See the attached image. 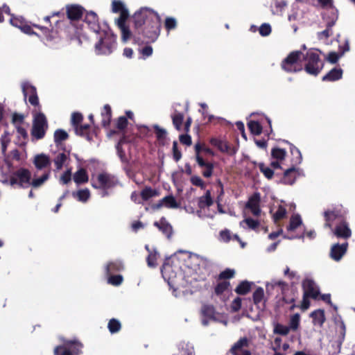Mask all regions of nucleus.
I'll list each match as a JSON object with an SVG mask.
<instances>
[{
	"mask_svg": "<svg viewBox=\"0 0 355 355\" xmlns=\"http://www.w3.org/2000/svg\"><path fill=\"white\" fill-rule=\"evenodd\" d=\"M158 193H157L156 190L153 189L151 187H146L144 189V190L141 191V193H140V196H141L142 200L147 201L151 198L157 196Z\"/></svg>",
	"mask_w": 355,
	"mask_h": 355,
	"instance_id": "nucleus-48",
	"label": "nucleus"
},
{
	"mask_svg": "<svg viewBox=\"0 0 355 355\" xmlns=\"http://www.w3.org/2000/svg\"><path fill=\"white\" fill-rule=\"evenodd\" d=\"M284 142L289 145L290 153L293 155V158H291V164H293V166H297L302 162L301 152L297 147H295V146L289 143L288 141L284 140Z\"/></svg>",
	"mask_w": 355,
	"mask_h": 355,
	"instance_id": "nucleus-26",
	"label": "nucleus"
},
{
	"mask_svg": "<svg viewBox=\"0 0 355 355\" xmlns=\"http://www.w3.org/2000/svg\"><path fill=\"white\" fill-rule=\"evenodd\" d=\"M343 71L341 68H333L329 72L325 74L322 78V80L324 82H335L338 81L342 78V73Z\"/></svg>",
	"mask_w": 355,
	"mask_h": 355,
	"instance_id": "nucleus-27",
	"label": "nucleus"
},
{
	"mask_svg": "<svg viewBox=\"0 0 355 355\" xmlns=\"http://www.w3.org/2000/svg\"><path fill=\"white\" fill-rule=\"evenodd\" d=\"M83 120V116H82L81 113L73 112V114H71V125H80Z\"/></svg>",
	"mask_w": 355,
	"mask_h": 355,
	"instance_id": "nucleus-64",
	"label": "nucleus"
},
{
	"mask_svg": "<svg viewBox=\"0 0 355 355\" xmlns=\"http://www.w3.org/2000/svg\"><path fill=\"white\" fill-rule=\"evenodd\" d=\"M154 226L159 228V231L163 233L167 238H170L172 234V227L170 225L169 223L164 219V218H162L159 222H154Z\"/></svg>",
	"mask_w": 355,
	"mask_h": 355,
	"instance_id": "nucleus-30",
	"label": "nucleus"
},
{
	"mask_svg": "<svg viewBox=\"0 0 355 355\" xmlns=\"http://www.w3.org/2000/svg\"><path fill=\"white\" fill-rule=\"evenodd\" d=\"M101 116H102L101 124H102L103 127L107 128L110 124V120H112V108L108 104H105L104 107H103L102 112H101Z\"/></svg>",
	"mask_w": 355,
	"mask_h": 355,
	"instance_id": "nucleus-29",
	"label": "nucleus"
},
{
	"mask_svg": "<svg viewBox=\"0 0 355 355\" xmlns=\"http://www.w3.org/2000/svg\"><path fill=\"white\" fill-rule=\"evenodd\" d=\"M69 153H60L54 158V164H55L56 169L60 170L62 168V165L66 162L68 159Z\"/></svg>",
	"mask_w": 355,
	"mask_h": 355,
	"instance_id": "nucleus-47",
	"label": "nucleus"
},
{
	"mask_svg": "<svg viewBox=\"0 0 355 355\" xmlns=\"http://www.w3.org/2000/svg\"><path fill=\"white\" fill-rule=\"evenodd\" d=\"M115 46L116 35L109 32H103V35L100 37L94 48L96 54L107 55L112 53Z\"/></svg>",
	"mask_w": 355,
	"mask_h": 355,
	"instance_id": "nucleus-8",
	"label": "nucleus"
},
{
	"mask_svg": "<svg viewBox=\"0 0 355 355\" xmlns=\"http://www.w3.org/2000/svg\"><path fill=\"white\" fill-rule=\"evenodd\" d=\"M349 244L347 243H344L342 244L336 243L330 248V258L335 261H338L341 260L343 255L345 254L346 251L347 250V247Z\"/></svg>",
	"mask_w": 355,
	"mask_h": 355,
	"instance_id": "nucleus-16",
	"label": "nucleus"
},
{
	"mask_svg": "<svg viewBox=\"0 0 355 355\" xmlns=\"http://www.w3.org/2000/svg\"><path fill=\"white\" fill-rule=\"evenodd\" d=\"M22 94H24L25 98L28 97V101H29L30 105L37 107L39 110L41 109L35 86L31 85L28 83L22 84Z\"/></svg>",
	"mask_w": 355,
	"mask_h": 355,
	"instance_id": "nucleus-11",
	"label": "nucleus"
},
{
	"mask_svg": "<svg viewBox=\"0 0 355 355\" xmlns=\"http://www.w3.org/2000/svg\"><path fill=\"white\" fill-rule=\"evenodd\" d=\"M215 308L212 304H203L201 308V315L207 320L215 318Z\"/></svg>",
	"mask_w": 355,
	"mask_h": 355,
	"instance_id": "nucleus-37",
	"label": "nucleus"
},
{
	"mask_svg": "<svg viewBox=\"0 0 355 355\" xmlns=\"http://www.w3.org/2000/svg\"><path fill=\"white\" fill-rule=\"evenodd\" d=\"M230 288V283L227 281H223L222 282H219L215 286L214 288V293L216 295H221L225 291Z\"/></svg>",
	"mask_w": 355,
	"mask_h": 355,
	"instance_id": "nucleus-49",
	"label": "nucleus"
},
{
	"mask_svg": "<svg viewBox=\"0 0 355 355\" xmlns=\"http://www.w3.org/2000/svg\"><path fill=\"white\" fill-rule=\"evenodd\" d=\"M270 155L275 160L283 161L286 158V152L284 148L274 147L270 150Z\"/></svg>",
	"mask_w": 355,
	"mask_h": 355,
	"instance_id": "nucleus-43",
	"label": "nucleus"
},
{
	"mask_svg": "<svg viewBox=\"0 0 355 355\" xmlns=\"http://www.w3.org/2000/svg\"><path fill=\"white\" fill-rule=\"evenodd\" d=\"M68 139V133L62 129H58L54 132V142L56 146H60L61 143Z\"/></svg>",
	"mask_w": 355,
	"mask_h": 355,
	"instance_id": "nucleus-42",
	"label": "nucleus"
},
{
	"mask_svg": "<svg viewBox=\"0 0 355 355\" xmlns=\"http://www.w3.org/2000/svg\"><path fill=\"white\" fill-rule=\"evenodd\" d=\"M164 27H165L167 33H169L170 31L177 28V20L172 17H167L165 19V22H164Z\"/></svg>",
	"mask_w": 355,
	"mask_h": 355,
	"instance_id": "nucleus-54",
	"label": "nucleus"
},
{
	"mask_svg": "<svg viewBox=\"0 0 355 355\" xmlns=\"http://www.w3.org/2000/svg\"><path fill=\"white\" fill-rule=\"evenodd\" d=\"M153 129L154 132H155L156 139L159 141V146H164V140L167 136V132L157 125H154Z\"/></svg>",
	"mask_w": 355,
	"mask_h": 355,
	"instance_id": "nucleus-40",
	"label": "nucleus"
},
{
	"mask_svg": "<svg viewBox=\"0 0 355 355\" xmlns=\"http://www.w3.org/2000/svg\"><path fill=\"white\" fill-rule=\"evenodd\" d=\"M184 116H183L182 113L176 112L171 116V121H173V125L177 130H181V126L182 125L183 119Z\"/></svg>",
	"mask_w": 355,
	"mask_h": 355,
	"instance_id": "nucleus-46",
	"label": "nucleus"
},
{
	"mask_svg": "<svg viewBox=\"0 0 355 355\" xmlns=\"http://www.w3.org/2000/svg\"><path fill=\"white\" fill-rule=\"evenodd\" d=\"M209 142H211V144H212V146H216L217 149H218V150L223 153H230L231 155L235 153L234 150L230 151V146H229V144L227 142L220 139L212 138L211 139V141Z\"/></svg>",
	"mask_w": 355,
	"mask_h": 355,
	"instance_id": "nucleus-25",
	"label": "nucleus"
},
{
	"mask_svg": "<svg viewBox=\"0 0 355 355\" xmlns=\"http://www.w3.org/2000/svg\"><path fill=\"white\" fill-rule=\"evenodd\" d=\"M346 211L342 206L336 207L331 209H328L324 212V218H325V228H331L334 221L338 220L346 221Z\"/></svg>",
	"mask_w": 355,
	"mask_h": 355,
	"instance_id": "nucleus-10",
	"label": "nucleus"
},
{
	"mask_svg": "<svg viewBox=\"0 0 355 355\" xmlns=\"http://www.w3.org/2000/svg\"><path fill=\"white\" fill-rule=\"evenodd\" d=\"M282 292V302L285 304H293L295 302L297 297V290L291 284V289L280 291Z\"/></svg>",
	"mask_w": 355,
	"mask_h": 355,
	"instance_id": "nucleus-21",
	"label": "nucleus"
},
{
	"mask_svg": "<svg viewBox=\"0 0 355 355\" xmlns=\"http://www.w3.org/2000/svg\"><path fill=\"white\" fill-rule=\"evenodd\" d=\"M83 344L78 339L64 340L62 345L54 348V355H81Z\"/></svg>",
	"mask_w": 355,
	"mask_h": 355,
	"instance_id": "nucleus-6",
	"label": "nucleus"
},
{
	"mask_svg": "<svg viewBox=\"0 0 355 355\" xmlns=\"http://www.w3.org/2000/svg\"><path fill=\"white\" fill-rule=\"evenodd\" d=\"M133 40L138 43H153L159 36L160 17L150 8L141 7L132 16Z\"/></svg>",
	"mask_w": 355,
	"mask_h": 355,
	"instance_id": "nucleus-1",
	"label": "nucleus"
},
{
	"mask_svg": "<svg viewBox=\"0 0 355 355\" xmlns=\"http://www.w3.org/2000/svg\"><path fill=\"white\" fill-rule=\"evenodd\" d=\"M48 129L47 119L42 112H37L33 114L32 120L31 137L36 140H40L45 137L46 131Z\"/></svg>",
	"mask_w": 355,
	"mask_h": 355,
	"instance_id": "nucleus-9",
	"label": "nucleus"
},
{
	"mask_svg": "<svg viewBox=\"0 0 355 355\" xmlns=\"http://www.w3.org/2000/svg\"><path fill=\"white\" fill-rule=\"evenodd\" d=\"M49 176L48 173H45L42 176L38 178L31 179V180H30V186L34 188H39L48 180Z\"/></svg>",
	"mask_w": 355,
	"mask_h": 355,
	"instance_id": "nucleus-50",
	"label": "nucleus"
},
{
	"mask_svg": "<svg viewBox=\"0 0 355 355\" xmlns=\"http://www.w3.org/2000/svg\"><path fill=\"white\" fill-rule=\"evenodd\" d=\"M128 126V119L124 116L118 117L116 121V128L119 131H123Z\"/></svg>",
	"mask_w": 355,
	"mask_h": 355,
	"instance_id": "nucleus-58",
	"label": "nucleus"
},
{
	"mask_svg": "<svg viewBox=\"0 0 355 355\" xmlns=\"http://www.w3.org/2000/svg\"><path fill=\"white\" fill-rule=\"evenodd\" d=\"M259 35L262 37H266L269 35L271 33V28L268 24L264 23L261 26H259Z\"/></svg>",
	"mask_w": 355,
	"mask_h": 355,
	"instance_id": "nucleus-63",
	"label": "nucleus"
},
{
	"mask_svg": "<svg viewBox=\"0 0 355 355\" xmlns=\"http://www.w3.org/2000/svg\"><path fill=\"white\" fill-rule=\"evenodd\" d=\"M303 61H304L303 69L305 73L311 76H317L324 67V62L320 59L318 53L313 50H309L303 54Z\"/></svg>",
	"mask_w": 355,
	"mask_h": 355,
	"instance_id": "nucleus-3",
	"label": "nucleus"
},
{
	"mask_svg": "<svg viewBox=\"0 0 355 355\" xmlns=\"http://www.w3.org/2000/svg\"><path fill=\"white\" fill-rule=\"evenodd\" d=\"M125 21H127L117 20V26L119 28V30H121V41L123 42H127L132 36L131 31H130L129 27L125 25Z\"/></svg>",
	"mask_w": 355,
	"mask_h": 355,
	"instance_id": "nucleus-34",
	"label": "nucleus"
},
{
	"mask_svg": "<svg viewBox=\"0 0 355 355\" xmlns=\"http://www.w3.org/2000/svg\"><path fill=\"white\" fill-rule=\"evenodd\" d=\"M31 172L25 168H19L10 174L8 179L3 181V183L8 184L12 187H17L21 189H27L30 187Z\"/></svg>",
	"mask_w": 355,
	"mask_h": 355,
	"instance_id": "nucleus-5",
	"label": "nucleus"
},
{
	"mask_svg": "<svg viewBox=\"0 0 355 355\" xmlns=\"http://www.w3.org/2000/svg\"><path fill=\"white\" fill-rule=\"evenodd\" d=\"M301 58L303 59V53L300 51L290 52L287 57L283 60L280 67L286 73H298L303 70V64Z\"/></svg>",
	"mask_w": 355,
	"mask_h": 355,
	"instance_id": "nucleus-4",
	"label": "nucleus"
},
{
	"mask_svg": "<svg viewBox=\"0 0 355 355\" xmlns=\"http://www.w3.org/2000/svg\"><path fill=\"white\" fill-rule=\"evenodd\" d=\"M116 185V179L107 173H101L96 175V179H91V186L96 189L103 190V197L107 196V190L114 188Z\"/></svg>",
	"mask_w": 355,
	"mask_h": 355,
	"instance_id": "nucleus-7",
	"label": "nucleus"
},
{
	"mask_svg": "<svg viewBox=\"0 0 355 355\" xmlns=\"http://www.w3.org/2000/svg\"><path fill=\"white\" fill-rule=\"evenodd\" d=\"M162 205H165V207L169 209H177L179 207V204L172 195L166 196L162 198L159 202L156 204L155 208L159 209L162 207Z\"/></svg>",
	"mask_w": 355,
	"mask_h": 355,
	"instance_id": "nucleus-28",
	"label": "nucleus"
},
{
	"mask_svg": "<svg viewBox=\"0 0 355 355\" xmlns=\"http://www.w3.org/2000/svg\"><path fill=\"white\" fill-rule=\"evenodd\" d=\"M245 207L250 209L254 216H258L260 214L259 193H255L252 196L250 197L249 200H248L247 205H245Z\"/></svg>",
	"mask_w": 355,
	"mask_h": 355,
	"instance_id": "nucleus-19",
	"label": "nucleus"
},
{
	"mask_svg": "<svg viewBox=\"0 0 355 355\" xmlns=\"http://www.w3.org/2000/svg\"><path fill=\"white\" fill-rule=\"evenodd\" d=\"M73 128H75L76 135L80 136L82 137H85V139L88 141L92 140L91 135L89 134V124H78L76 125H73Z\"/></svg>",
	"mask_w": 355,
	"mask_h": 355,
	"instance_id": "nucleus-31",
	"label": "nucleus"
},
{
	"mask_svg": "<svg viewBox=\"0 0 355 355\" xmlns=\"http://www.w3.org/2000/svg\"><path fill=\"white\" fill-rule=\"evenodd\" d=\"M333 231L334 236L336 237L347 240L351 237L352 232L347 221H340L336 224L335 227L329 228Z\"/></svg>",
	"mask_w": 355,
	"mask_h": 355,
	"instance_id": "nucleus-12",
	"label": "nucleus"
},
{
	"mask_svg": "<svg viewBox=\"0 0 355 355\" xmlns=\"http://www.w3.org/2000/svg\"><path fill=\"white\" fill-rule=\"evenodd\" d=\"M259 166V171L264 175V177L268 178V180H271L273 177V171L268 166H266L263 163H259L257 164Z\"/></svg>",
	"mask_w": 355,
	"mask_h": 355,
	"instance_id": "nucleus-53",
	"label": "nucleus"
},
{
	"mask_svg": "<svg viewBox=\"0 0 355 355\" xmlns=\"http://www.w3.org/2000/svg\"><path fill=\"white\" fill-rule=\"evenodd\" d=\"M300 326V314L295 313L291 315L289 321V327L291 328V331H296Z\"/></svg>",
	"mask_w": 355,
	"mask_h": 355,
	"instance_id": "nucleus-57",
	"label": "nucleus"
},
{
	"mask_svg": "<svg viewBox=\"0 0 355 355\" xmlns=\"http://www.w3.org/2000/svg\"><path fill=\"white\" fill-rule=\"evenodd\" d=\"M303 296L311 297L312 300H317L320 295L318 287L311 279H305L302 282Z\"/></svg>",
	"mask_w": 355,
	"mask_h": 355,
	"instance_id": "nucleus-13",
	"label": "nucleus"
},
{
	"mask_svg": "<svg viewBox=\"0 0 355 355\" xmlns=\"http://www.w3.org/2000/svg\"><path fill=\"white\" fill-rule=\"evenodd\" d=\"M112 12L113 13H119L117 20L127 21L129 17V12L127 8L124 7L123 3L119 0H114L112 2Z\"/></svg>",
	"mask_w": 355,
	"mask_h": 355,
	"instance_id": "nucleus-17",
	"label": "nucleus"
},
{
	"mask_svg": "<svg viewBox=\"0 0 355 355\" xmlns=\"http://www.w3.org/2000/svg\"><path fill=\"white\" fill-rule=\"evenodd\" d=\"M196 161H197V164L200 168H204V170L202 171V176L205 178H209L213 175V163L205 161L202 157H198V159H196Z\"/></svg>",
	"mask_w": 355,
	"mask_h": 355,
	"instance_id": "nucleus-20",
	"label": "nucleus"
},
{
	"mask_svg": "<svg viewBox=\"0 0 355 355\" xmlns=\"http://www.w3.org/2000/svg\"><path fill=\"white\" fill-rule=\"evenodd\" d=\"M129 142L130 140L128 137L123 135L121 136V139H119V141H118L117 145H116V151H117L118 157L121 159V162L123 164L128 163V158L125 156V153H124L123 148H122V145Z\"/></svg>",
	"mask_w": 355,
	"mask_h": 355,
	"instance_id": "nucleus-24",
	"label": "nucleus"
},
{
	"mask_svg": "<svg viewBox=\"0 0 355 355\" xmlns=\"http://www.w3.org/2000/svg\"><path fill=\"white\" fill-rule=\"evenodd\" d=\"M83 11V7L78 5L66 6V15H67L68 20L73 23L81 19Z\"/></svg>",
	"mask_w": 355,
	"mask_h": 355,
	"instance_id": "nucleus-15",
	"label": "nucleus"
},
{
	"mask_svg": "<svg viewBox=\"0 0 355 355\" xmlns=\"http://www.w3.org/2000/svg\"><path fill=\"white\" fill-rule=\"evenodd\" d=\"M33 164L37 170H42L46 167L51 166V159L49 157L44 153L38 154L35 156Z\"/></svg>",
	"mask_w": 355,
	"mask_h": 355,
	"instance_id": "nucleus-23",
	"label": "nucleus"
},
{
	"mask_svg": "<svg viewBox=\"0 0 355 355\" xmlns=\"http://www.w3.org/2000/svg\"><path fill=\"white\" fill-rule=\"evenodd\" d=\"M248 347V339L246 337H242L236 343H234L230 353L232 355H252L249 350H243V348Z\"/></svg>",
	"mask_w": 355,
	"mask_h": 355,
	"instance_id": "nucleus-14",
	"label": "nucleus"
},
{
	"mask_svg": "<svg viewBox=\"0 0 355 355\" xmlns=\"http://www.w3.org/2000/svg\"><path fill=\"white\" fill-rule=\"evenodd\" d=\"M291 328L289 326L283 325L282 324L277 323L275 325L274 327V334H279L281 336H287L288 332H290Z\"/></svg>",
	"mask_w": 355,
	"mask_h": 355,
	"instance_id": "nucleus-52",
	"label": "nucleus"
},
{
	"mask_svg": "<svg viewBox=\"0 0 355 355\" xmlns=\"http://www.w3.org/2000/svg\"><path fill=\"white\" fill-rule=\"evenodd\" d=\"M107 276V283L115 286H119L122 284V281H123V277L121 275H106Z\"/></svg>",
	"mask_w": 355,
	"mask_h": 355,
	"instance_id": "nucleus-55",
	"label": "nucleus"
},
{
	"mask_svg": "<svg viewBox=\"0 0 355 355\" xmlns=\"http://www.w3.org/2000/svg\"><path fill=\"white\" fill-rule=\"evenodd\" d=\"M214 201L213 198H211V195H210V191L207 190L205 193L201 197L199 198V201H198V207L200 209H205L206 207H209L213 205Z\"/></svg>",
	"mask_w": 355,
	"mask_h": 355,
	"instance_id": "nucleus-36",
	"label": "nucleus"
},
{
	"mask_svg": "<svg viewBox=\"0 0 355 355\" xmlns=\"http://www.w3.org/2000/svg\"><path fill=\"white\" fill-rule=\"evenodd\" d=\"M252 286V283L244 280L239 283V285L234 288V292L239 295H245L247 293H250V287Z\"/></svg>",
	"mask_w": 355,
	"mask_h": 355,
	"instance_id": "nucleus-38",
	"label": "nucleus"
},
{
	"mask_svg": "<svg viewBox=\"0 0 355 355\" xmlns=\"http://www.w3.org/2000/svg\"><path fill=\"white\" fill-rule=\"evenodd\" d=\"M190 182L192 185L199 187L201 189H205L206 187L204 181L198 175H192L190 178Z\"/></svg>",
	"mask_w": 355,
	"mask_h": 355,
	"instance_id": "nucleus-60",
	"label": "nucleus"
},
{
	"mask_svg": "<svg viewBox=\"0 0 355 355\" xmlns=\"http://www.w3.org/2000/svg\"><path fill=\"white\" fill-rule=\"evenodd\" d=\"M286 208L282 205H279L278 206L277 211H276V212L274 213V215H272V220H274L275 223H278L286 217Z\"/></svg>",
	"mask_w": 355,
	"mask_h": 355,
	"instance_id": "nucleus-51",
	"label": "nucleus"
},
{
	"mask_svg": "<svg viewBox=\"0 0 355 355\" xmlns=\"http://www.w3.org/2000/svg\"><path fill=\"white\" fill-rule=\"evenodd\" d=\"M156 260H157V254L155 252H150L148 253V257H146V263H148V266L150 268L156 267Z\"/></svg>",
	"mask_w": 355,
	"mask_h": 355,
	"instance_id": "nucleus-61",
	"label": "nucleus"
},
{
	"mask_svg": "<svg viewBox=\"0 0 355 355\" xmlns=\"http://www.w3.org/2000/svg\"><path fill=\"white\" fill-rule=\"evenodd\" d=\"M123 270V264L120 261H114L107 263L105 267L106 275L121 272Z\"/></svg>",
	"mask_w": 355,
	"mask_h": 355,
	"instance_id": "nucleus-32",
	"label": "nucleus"
},
{
	"mask_svg": "<svg viewBox=\"0 0 355 355\" xmlns=\"http://www.w3.org/2000/svg\"><path fill=\"white\" fill-rule=\"evenodd\" d=\"M85 23L88 25L89 28H90L93 33H99L101 26H99L98 17H97L96 13L92 11L85 13Z\"/></svg>",
	"mask_w": 355,
	"mask_h": 355,
	"instance_id": "nucleus-18",
	"label": "nucleus"
},
{
	"mask_svg": "<svg viewBox=\"0 0 355 355\" xmlns=\"http://www.w3.org/2000/svg\"><path fill=\"white\" fill-rule=\"evenodd\" d=\"M55 26V29L53 28L49 29L40 25L33 24V27L41 31L43 39L46 42H56L60 39L78 40L81 29L78 28L75 23L68 21H58Z\"/></svg>",
	"mask_w": 355,
	"mask_h": 355,
	"instance_id": "nucleus-2",
	"label": "nucleus"
},
{
	"mask_svg": "<svg viewBox=\"0 0 355 355\" xmlns=\"http://www.w3.org/2000/svg\"><path fill=\"white\" fill-rule=\"evenodd\" d=\"M248 128H249L250 132L255 136H258L263 131V127L256 121H250L248 123Z\"/></svg>",
	"mask_w": 355,
	"mask_h": 355,
	"instance_id": "nucleus-44",
	"label": "nucleus"
},
{
	"mask_svg": "<svg viewBox=\"0 0 355 355\" xmlns=\"http://www.w3.org/2000/svg\"><path fill=\"white\" fill-rule=\"evenodd\" d=\"M73 197L80 202H85L89 198V191L88 189H80L73 192Z\"/></svg>",
	"mask_w": 355,
	"mask_h": 355,
	"instance_id": "nucleus-39",
	"label": "nucleus"
},
{
	"mask_svg": "<svg viewBox=\"0 0 355 355\" xmlns=\"http://www.w3.org/2000/svg\"><path fill=\"white\" fill-rule=\"evenodd\" d=\"M253 303L255 305H258L261 302L263 298V289L261 287H258L255 289L254 293L252 295Z\"/></svg>",
	"mask_w": 355,
	"mask_h": 355,
	"instance_id": "nucleus-56",
	"label": "nucleus"
},
{
	"mask_svg": "<svg viewBox=\"0 0 355 355\" xmlns=\"http://www.w3.org/2000/svg\"><path fill=\"white\" fill-rule=\"evenodd\" d=\"M302 220L298 214L293 215L290 217L289 225L287 227V231L293 232L296 228L301 226Z\"/></svg>",
	"mask_w": 355,
	"mask_h": 355,
	"instance_id": "nucleus-41",
	"label": "nucleus"
},
{
	"mask_svg": "<svg viewBox=\"0 0 355 355\" xmlns=\"http://www.w3.org/2000/svg\"><path fill=\"white\" fill-rule=\"evenodd\" d=\"M73 180L76 184L79 185L87 182L89 181V176L85 169L80 168L73 174Z\"/></svg>",
	"mask_w": 355,
	"mask_h": 355,
	"instance_id": "nucleus-35",
	"label": "nucleus"
},
{
	"mask_svg": "<svg viewBox=\"0 0 355 355\" xmlns=\"http://www.w3.org/2000/svg\"><path fill=\"white\" fill-rule=\"evenodd\" d=\"M24 120V116L17 112L12 113V123L16 125H20Z\"/></svg>",
	"mask_w": 355,
	"mask_h": 355,
	"instance_id": "nucleus-62",
	"label": "nucleus"
},
{
	"mask_svg": "<svg viewBox=\"0 0 355 355\" xmlns=\"http://www.w3.org/2000/svg\"><path fill=\"white\" fill-rule=\"evenodd\" d=\"M310 317L312 318L313 324H314V325H319L321 327L324 324V321H326V318H324V311L322 309L315 310L311 313Z\"/></svg>",
	"mask_w": 355,
	"mask_h": 355,
	"instance_id": "nucleus-33",
	"label": "nucleus"
},
{
	"mask_svg": "<svg viewBox=\"0 0 355 355\" xmlns=\"http://www.w3.org/2000/svg\"><path fill=\"white\" fill-rule=\"evenodd\" d=\"M298 168L295 166L290 167L284 172L283 178H282V183L288 185H292L295 182L296 175Z\"/></svg>",
	"mask_w": 355,
	"mask_h": 355,
	"instance_id": "nucleus-22",
	"label": "nucleus"
},
{
	"mask_svg": "<svg viewBox=\"0 0 355 355\" xmlns=\"http://www.w3.org/2000/svg\"><path fill=\"white\" fill-rule=\"evenodd\" d=\"M107 329L112 334L118 333L121 329V323L115 318H112L108 321Z\"/></svg>",
	"mask_w": 355,
	"mask_h": 355,
	"instance_id": "nucleus-45",
	"label": "nucleus"
},
{
	"mask_svg": "<svg viewBox=\"0 0 355 355\" xmlns=\"http://www.w3.org/2000/svg\"><path fill=\"white\" fill-rule=\"evenodd\" d=\"M234 276V270L226 268L218 275V280L230 279Z\"/></svg>",
	"mask_w": 355,
	"mask_h": 355,
	"instance_id": "nucleus-59",
	"label": "nucleus"
}]
</instances>
